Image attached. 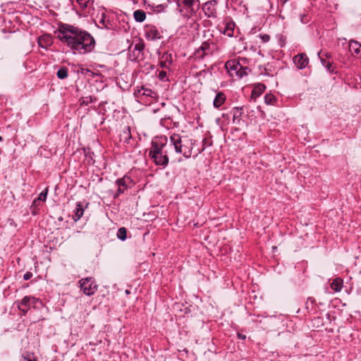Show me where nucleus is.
<instances>
[{
    "label": "nucleus",
    "instance_id": "10",
    "mask_svg": "<svg viewBox=\"0 0 361 361\" xmlns=\"http://www.w3.org/2000/svg\"><path fill=\"white\" fill-rule=\"evenodd\" d=\"M145 36L148 40H157L159 39L161 36L156 26L148 25L145 27Z\"/></svg>",
    "mask_w": 361,
    "mask_h": 361
},
{
    "label": "nucleus",
    "instance_id": "35",
    "mask_svg": "<svg viewBox=\"0 0 361 361\" xmlns=\"http://www.w3.org/2000/svg\"><path fill=\"white\" fill-rule=\"evenodd\" d=\"M262 41L264 43L268 42L270 39V36L267 34H263L259 35Z\"/></svg>",
    "mask_w": 361,
    "mask_h": 361
},
{
    "label": "nucleus",
    "instance_id": "19",
    "mask_svg": "<svg viewBox=\"0 0 361 361\" xmlns=\"http://www.w3.org/2000/svg\"><path fill=\"white\" fill-rule=\"evenodd\" d=\"M39 46L42 48H46L51 44V38L50 35H46L39 37Z\"/></svg>",
    "mask_w": 361,
    "mask_h": 361
},
{
    "label": "nucleus",
    "instance_id": "14",
    "mask_svg": "<svg viewBox=\"0 0 361 361\" xmlns=\"http://www.w3.org/2000/svg\"><path fill=\"white\" fill-rule=\"evenodd\" d=\"M85 207L80 202H78L75 208L73 210V219L74 221H78L83 215Z\"/></svg>",
    "mask_w": 361,
    "mask_h": 361
},
{
    "label": "nucleus",
    "instance_id": "7",
    "mask_svg": "<svg viewBox=\"0 0 361 361\" xmlns=\"http://www.w3.org/2000/svg\"><path fill=\"white\" fill-rule=\"evenodd\" d=\"M81 290L86 295L90 296L93 295L97 290V285L92 277H87L80 280Z\"/></svg>",
    "mask_w": 361,
    "mask_h": 361
},
{
    "label": "nucleus",
    "instance_id": "13",
    "mask_svg": "<svg viewBox=\"0 0 361 361\" xmlns=\"http://www.w3.org/2000/svg\"><path fill=\"white\" fill-rule=\"evenodd\" d=\"M134 95L135 97H139L140 96H146L152 98H154L157 96V93L151 90L149 87H147L144 85L141 86L140 88L137 87V90L135 91Z\"/></svg>",
    "mask_w": 361,
    "mask_h": 361
},
{
    "label": "nucleus",
    "instance_id": "25",
    "mask_svg": "<svg viewBox=\"0 0 361 361\" xmlns=\"http://www.w3.org/2000/svg\"><path fill=\"white\" fill-rule=\"evenodd\" d=\"M234 23H228L224 30V34L230 37H233L234 35Z\"/></svg>",
    "mask_w": 361,
    "mask_h": 361
},
{
    "label": "nucleus",
    "instance_id": "44",
    "mask_svg": "<svg viewBox=\"0 0 361 361\" xmlns=\"http://www.w3.org/2000/svg\"><path fill=\"white\" fill-rule=\"evenodd\" d=\"M126 293L127 294H128V293H130V291L127 290L126 291Z\"/></svg>",
    "mask_w": 361,
    "mask_h": 361
},
{
    "label": "nucleus",
    "instance_id": "26",
    "mask_svg": "<svg viewBox=\"0 0 361 361\" xmlns=\"http://www.w3.org/2000/svg\"><path fill=\"white\" fill-rule=\"evenodd\" d=\"M117 238L123 241L127 238V229L125 227H121L117 231Z\"/></svg>",
    "mask_w": 361,
    "mask_h": 361
},
{
    "label": "nucleus",
    "instance_id": "23",
    "mask_svg": "<svg viewBox=\"0 0 361 361\" xmlns=\"http://www.w3.org/2000/svg\"><path fill=\"white\" fill-rule=\"evenodd\" d=\"M212 145V142L210 139L204 137L202 140V146L201 148H197L195 150V156H197L199 154L202 153L206 148V147L211 146Z\"/></svg>",
    "mask_w": 361,
    "mask_h": 361
},
{
    "label": "nucleus",
    "instance_id": "9",
    "mask_svg": "<svg viewBox=\"0 0 361 361\" xmlns=\"http://www.w3.org/2000/svg\"><path fill=\"white\" fill-rule=\"evenodd\" d=\"M217 4L216 0H210L202 6V11L205 16L208 18H215L216 13V6Z\"/></svg>",
    "mask_w": 361,
    "mask_h": 361
},
{
    "label": "nucleus",
    "instance_id": "34",
    "mask_svg": "<svg viewBox=\"0 0 361 361\" xmlns=\"http://www.w3.org/2000/svg\"><path fill=\"white\" fill-rule=\"evenodd\" d=\"M145 48L143 43H137L135 44L134 49L138 51L139 52L142 51Z\"/></svg>",
    "mask_w": 361,
    "mask_h": 361
},
{
    "label": "nucleus",
    "instance_id": "30",
    "mask_svg": "<svg viewBox=\"0 0 361 361\" xmlns=\"http://www.w3.org/2000/svg\"><path fill=\"white\" fill-rule=\"evenodd\" d=\"M47 194H48V188H46L42 192H41V193L39 195L38 197L33 201V204H35L37 200L45 202L47 200Z\"/></svg>",
    "mask_w": 361,
    "mask_h": 361
},
{
    "label": "nucleus",
    "instance_id": "28",
    "mask_svg": "<svg viewBox=\"0 0 361 361\" xmlns=\"http://www.w3.org/2000/svg\"><path fill=\"white\" fill-rule=\"evenodd\" d=\"M20 361H37L33 353H25L21 355Z\"/></svg>",
    "mask_w": 361,
    "mask_h": 361
},
{
    "label": "nucleus",
    "instance_id": "8",
    "mask_svg": "<svg viewBox=\"0 0 361 361\" xmlns=\"http://www.w3.org/2000/svg\"><path fill=\"white\" fill-rule=\"evenodd\" d=\"M115 183L118 186V190L114 198L123 194L128 188L131 187L133 185V181L130 176L126 175L123 178L117 179Z\"/></svg>",
    "mask_w": 361,
    "mask_h": 361
},
{
    "label": "nucleus",
    "instance_id": "6",
    "mask_svg": "<svg viewBox=\"0 0 361 361\" xmlns=\"http://www.w3.org/2000/svg\"><path fill=\"white\" fill-rule=\"evenodd\" d=\"M15 305L23 314H25L31 307L39 308L42 305V302L39 298L26 295L21 300H16Z\"/></svg>",
    "mask_w": 361,
    "mask_h": 361
},
{
    "label": "nucleus",
    "instance_id": "42",
    "mask_svg": "<svg viewBox=\"0 0 361 361\" xmlns=\"http://www.w3.org/2000/svg\"><path fill=\"white\" fill-rule=\"evenodd\" d=\"M281 1H283V4H285L286 3L288 0H281Z\"/></svg>",
    "mask_w": 361,
    "mask_h": 361
},
{
    "label": "nucleus",
    "instance_id": "2",
    "mask_svg": "<svg viewBox=\"0 0 361 361\" xmlns=\"http://www.w3.org/2000/svg\"><path fill=\"white\" fill-rule=\"evenodd\" d=\"M171 149V145L166 136L154 137L151 143L149 156L157 166L165 168L169 164V152Z\"/></svg>",
    "mask_w": 361,
    "mask_h": 361
},
{
    "label": "nucleus",
    "instance_id": "48",
    "mask_svg": "<svg viewBox=\"0 0 361 361\" xmlns=\"http://www.w3.org/2000/svg\"><path fill=\"white\" fill-rule=\"evenodd\" d=\"M1 140H2V137H1V136H0V141H1Z\"/></svg>",
    "mask_w": 361,
    "mask_h": 361
},
{
    "label": "nucleus",
    "instance_id": "24",
    "mask_svg": "<svg viewBox=\"0 0 361 361\" xmlns=\"http://www.w3.org/2000/svg\"><path fill=\"white\" fill-rule=\"evenodd\" d=\"M57 77L63 80L68 78V70L66 66L61 67L56 73Z\"/></svg>",
    "mask_w": 361,
    "mask_h": 361
},
{
    "label": "nucleus",
    "instance_id": "29",
    "mask_svg": "<svg viewBox=\"0 0 361 361\" xmlns=\"http://www.w3.org/2000/svg\"><path fill=\"white\" fill-rule=\"evenodd\" d=\"M106 16L105 13H102L101 18L99 19V24H101L106 29H109L110 22L109 20L106 19Z\"/></svg>",
    "mask_w": 361,
    "mask_h": 361
},
{
    "label": "nucleus",
    "instance_id": "21",
    "mask_svg": "<svg viewBox=\"0 0 361 361\" xmlns=\"http://www.w3.org/2000/svg\"><path fill=\"white\" fill-rule=\"evenodd\" d=\"M97 101V98L94 96H87V97H82L80 100V106H87L90 104L95 103Z\"/></svg>",
    "mask_w": 361,
    "mask_h": 361
},
{
    "label": "nucleus",
    "instance_id": "16",
    "mask_svg": "<svg viewBox=\"0 0 361 361\" xmlns=\"http://www.w3.org/2000/svg\"><path fill=\"white\" fill-rule=\"evenodd\" d=\"M349 51L353 55H361V44L355 40H350L348 45Z\"/></svg>",
    "mask_w": 361,
    "mask_h": 361
},
{
    "label": "nucleus",
    "instance_id": "12",
    "mask_svg": "<svg viewBox=\"0 0 361 361\" xmlns=\"http://www.w3.org/2000/svg\"><path fill=\"white\" fill-rule=\"evenodd\" d=\"M293 62L298 69H304L309 63V59L305 53L297 54L293 57Z\"/></svg>",
    "mask_w": 361,
    "mask_h": 361
},
{
    "label": "nucleus",
    "instance_id": "27",
    "mask_svg": "<svg viewBox=\"0 0 361 361\" xmlns=\"http://www.w3.org/2000/svg\"><path fill=\"white\" fill-rule=\"evenodd\" d=\"M264 102L269 105H274L276 102V98L272 94H267L264 96Z\"/></svg>",
    "mask_w": 361,
    "mask_h": 361
},
{
    "label": "nucleus",
    "instance_id": "33",
    "mask_svg": "<svg viewBox=\"0 0 361 361\" xmlns=\"http://www.w3.org/2000/svg\"><path fill=\"white\" fill-rule=\"evenodd\" d=\"M167 77V73L166 71H161L159 72L158 73V78L160 80H164Z\"/></svg>",
    "mask_w": 361,
    "mask_h": 361
},
{
    "label": "nucleus",
    "instance_id": "41",
    "mask_svg": "<svg viewBox=\"0 0 361 361\" xmlns=\"http://www.w3.org/2000/svg\"><path fill=\"white\" fill-rule=\"evenodd\" d=\"M157 8H159V9H161V8H164V6L161 4V5H159V6H157Z\"/></svg>",
    "mask_w": 361,
    "mask_h": 361
},
{
    "label": "nucleus",
    "instance_id": "20",
    "mask_svg": "<svg viewBox=\"0 0 361 361\" xmlns=\"http://www.w3.org/2000/svg\"><path fill=\"white\" fill-rule=\"evenodd\" d=\"M343 279L338 277L333 280L330 286L332 290L336 292H339L343 288Z\"/></svg>",
    "mask_w": 361,
    "mask_h": 361
},
{
    "label": "nucleus",
    "instance_id": "18",
    "mask_svg": "<svg viewBox=\"0 0 361 361\" xmlns=\"http://www.w3.org/2000/svg\"><path fill=\"white\" fill-rule=\"evenodd\" d=\"M132 138L130 128L129 126H126L120 134V141H123L124 143L128 144Z\"/></svg>",
    "mask_w": 361,
    "mask_h": 361
},
{
    "label": "nucleus",
    "instance_id": "32",
    "mask_svg": "<svg viewBox=\"0 0 361 361\" xmlns=\"http://www.w3.org/2000/svg\"><path fill=\"white\" fill-rule=\"evenodd\" d=\"M324 67L326 68V71L329 73H336V72L334 71V68L332 66V63L328 62Z\"/></svg>",
    "mask_w": 361,
    "mask_h": 361
},
{
    "label": "nucleus",
    "instance_id": "5",
    "mask_svg": "<svg viewBox=\"0 0 361 361\" xmlns=\"http://www.w3.org/2000/svg\"><path fill=\"white\" fill-rule=\"evenodd\" d=\"M179 12L183 17L190 18L195 15L199 8V4L195 0H176Z\"/></svg>",
    "mask_w": 361,
    "mask_h": 361
},
{
    "label": "nucleus",
    "instance_id": "47",
    "mask_svg": "<svg viewBox=\"0 0 361 361\" xmlns=\"http://www.w3.org/2000/svg\"><path fill=\"white\" fill-rule=\"evenodd\" d=\"M164 66V62H161V66Z\"/></svg>",
    "mask_w": 361,
    "mask_h": 361
},
{
    "label": "nucleus",
    "instance_id": "4",
    "mask_svg": "<svg viewBox=\"0 0 361 361\" xmlns=\"http://www.w3.org/2000/svg\"><path fill=\"white\" fill-rule=\"evenodd\" d=\"M247 61L246 58L231 59L226 62L225 68L231 77L240 79L251 72V70L246 66Z\"/></svg>",
    "mask_w": 361,
    "mask_h": 361
},
{
    "label": "nucleus",
    "instance_id": "15",
    "mask_svg": "<svg viewBox=\"0 0 361 361\" xmlns=\"http://www.w3.org/2000/svg\"><path fill=\"white\" fill-rule=\"evenodd\" d=\"M226 100V96L224 92H217L213 101L214 107L216 109H219L221 106V105L224 104Z\"/></svg>",
    "mask_w": 361,
    "mask_h": 361
},
{
    "label": "nucleus",
    "instance_id": "11",
    "mask_svg": "<svg viewBox=\"0 0 361 361\" xmlns=\"http://www.w3.org/2000/svg\"><path fill=\"white\" fill-rule=\"evenodd\" d=\"M216 44H214L212 42H204L202 45L200 47L199 49L197 50V52L200 51H202V55L201 56H207V55H211L214 53V51L216 50Z\"/></svg>",
    "mask_w": 361,
    "mask_h": 361
},
{
    "label": "nucleus",
    "instance_id": "31",
    "mask_svg": "<svg viewBox=\"0 0 361 361\" xmlns=\"http://www.w3.org/2000/svg\"><path fill=\"white\" fill-rule=\"evenodd\" d=\"M80 7L82 9L88 7L91 0H75Z\"/></svg>",
    "mask_w": 361,
    "mask_h": 361
},
{
    "label": "nucleus",
    "instance_id": "36",
    "mask_svg": "<svg viewBox=\"0 0 361 361\" xmlns=\"http://www.w3.org/2000/svg\"><path fill=\"white\" fill-rule=\"evenodd\" d=\"M300 21L302 23H307L309 21V18H308L307 16H306L305 14L300 15Z\"/></svg>",
    "mask_w": 361,
    "mask_h": 361
},
{
    "label": "nucleus",
    "instance_id": "17",
    "mask_svg": "<svg viewBox=\"0 0 361 361\" xmlns=\"http://www.w3.org/2000/svg\"><path fill=\"white\" fill-rule=\"evenodd\" d=\"M233 114V123L239 124L240 122V117L243 113V106H235L232 109Z\"/></svg>",
    "mask_w": 361,
    "mask_h": 361
},
{
    "label": "nucleus",
    "instance_id": "46",
    "mask_svg": "<svg viewBox=\"0 0 361 361\" xmlns=\"http://www.w3.org/2000/svg\"><path fill=\"white\" fill-rule=\"evenodd\" d=\"M164 66V62H161V66Z\"/></svg>",
    "mask_w": 361,
    "mask_h": 361
},
{
    "label": "nucleus",
    "instance_id": "39",
    "mask_svg": "<svg viewBox=\"0 0 361 361\" xmlns=\"http://www.w3.org/2000/svg\"><path fill=\"white\" fill-rule=\"evenodd\" d=\"M320 61H321L322 64L324 66H325L326 65V63H326V60H325V59H322V58H321V57H320Z\"/></svg>",
    "mask_w": 361,
    "mask_h": 361
},
{
    "label": "nucleus",
    "instance_id": "37",
    "mask_svg": "<svg viewBox=\"0 0 361 361\" xmlns=\"http://www.w3.org/2000/svg\"><path fill=\"white\" fill-rule=\"evenodd\" d=\"M32 277V274L30 271H27L23 276V279L25 281H27V280L30 279Z\"/></svg>",
    "mask_w": 361,
    "mask_h": 361
},
{
    "label": "nucleus",
    "instance_id": "43",
    "mask_svg": "<svg viewBox=\"0 0 361 361\" xmlns=\"http://www.w3.org/2000/svg\"><path fill=\"white\" fill-rule=\"evenodd\" d=\"M265 89V87L264 86H262V90L260 89V91L261 90H264Z\"/></svg>",
    "mask_w": 361,
    "mask_h": 361
},
{
    "label": "nucleus",
    "instance_id": "3",
    "mask_svg": "<svg viewBox=\"0 0 361 361\" xmlns=\"http://www.w3.org/2000/svg\"><path fill=\"white\" fill-rule=\"evenodd\" d=\"M196 140L188 136H181L179 134L173 133L170 136V145L176 153L182 154L185 159H189L192 155V151Z\"/></svg>",
    "mask_w": 361,
    "mask_h": 361
},
{
    "label": "nucleus",
    "instance_id": "45",
    "mask_svg": "<svg viewBox=\"0 0 361 361\" xmlns=\"http://www.w3.org/2000/svg\"><path fill=\"white\" fill-rule=\"evenodd\" d=\"M164 66V62H161V66Z\"/></svg>",
    "mask_w": 361,
    "mask_h": 361
},
{
    "label": "nucleus",
    "instance_id": "40",
    "mask_svg": "<svg viewBox=\"0 0 361 361\" xmlns=\"http://www.w3.org/2000/svg\"><path fill=\"white\" fill-rule=\"evenodd\" d=\"M309 302H310V303L313 304V303L314 302V299L311 298H309L307 299V303L308 304Z\"/></svg>",
    "mask_w": 361,
    "mask_h": 361
},
{
    "label": "nucleus",
    "instance_id": "1",
    "mask_svg": "<svg viewBox=\"0 0 361 361\" xmlns=\"http://www.w3.org/2000/svg\"><path fill=\"white\" fill-rule=\"evenodd\" d=\"M56 34L58 39L73 50V53L85 54L94 48L95 40L93 37L87 31L73 25L60 24Z\"/></svg>",
    "mask_w": 361,
    "mask_h": 361
},
{
    "label": "nucleus",
    "instance_id": "38",
    "mask_svg": "<svg viewBox=\"0 0 361 361\" xmlns=\"http://www.w3.org/2000/svg\"><path fill=\"white\" fill-rule=\"evenodd\" d=\"M237 337L241 340H245L246 338V336L245 334H243L239 332L237 334Z\"/></svg>",
    "mask_w": 361,
    "mask_h": 361
},
{
    "label": "nucleus",
    "instance_id": "22",
    "mask_svg": "<svg viewBox=\"0 0 361 361\" xmlns=\"http://www.w3.org/2000/svg\"><path fill=\"white\" fill-rule=\"evenodd\" d=\"M133 17L136 22L142 23L146 19V13L141 10H136L133 12Z\"/></svg>",
    "mask_w": 361,
    "mask_h": 361
}]
</instances>
